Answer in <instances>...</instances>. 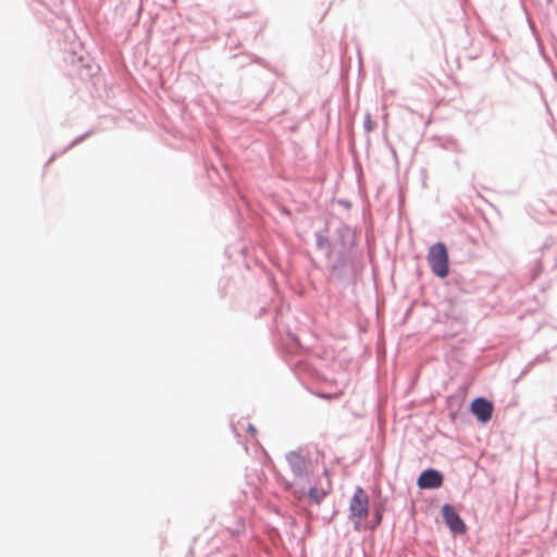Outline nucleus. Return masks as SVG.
I'll return each instance as SVG.
<instances>
[{
    "mask_svg": "<svg viewBox=\"0 0 557 557\" xmlns=\"http://www.w3.org/2000/svg\"><path fill=\"white\" fill-rule=\"evenodd\" d=\"M428 262L432 272L438 277H446L449 273V259L446 246L443 243L432 245L428 252Z\"/></svg>",
    "mask_w": 557,
    "mask_h": 557,
    "instance_id": "nucleus-1",
    "label": "nucleus"
},
{
    "mask_svg": "<svg viewBox=\"0 0 557 557\" xmlns=\"http://www.w3.org/2000/svg\"><path fill=\"white\" fill-rule=\"evenodd\" d=\"M349 518L354 520L355 528L360 529L362 521L369 515V496L361 487H357L349 504Z\"/></svg>",
    "mask_w": 557,
    "mask_h": 557,
    "instance_id": "nucleus-2",
    "label": "nucleus"
},
{
    "mask_svg": "<svg viewBox=\"0 0 557 557\" xmlns=\"http://www.w3.org/2000/svg\"><path fill=\"white\" fill-rule=\"evenodd\" d=\"M332 491V481L325 471L323 478H320L317 485L310 487L308 496L314 504H320L322 499Z\"/></svg>",
    "mask_w": 557,
    "mask_h": 557,
    "instance_id": "nucleus-3",
    "label": "nucleus"
},
{
    "mask_svg": "<svg viewBox=\"0 0 557 557\" xmlns=\"http://www.w3.org/2000/svg\"><path fill=\"white\" fill-rule=\"evenodd\" d=\"M442 513L447 527L451 532L458 534H463L466 532V524L453 506L444 505L442 507Z\"/></svg>",
    "mask_w": 557,
    "mask_h": 557,
    "instance_id": "nucleus-4",
    "label": "nucleus"
},
{
    "mask_svg": "<svg viewBox=\"0 0 557 557\" xmlns=\"http://www.w3.org/2000/svg\"><path fill=\"white\" fill-rule=\"evenodd\" d=\"M471 412L480 422L486 423L492 418L493 405L484 398H476L471 404Z\"/></svg>",
    "mask_w": 557,
    "mask_h": 557,
    "instance_id": "nucleus-5",
    "label": "nucleus"
},
{
    "mask_svg": "<svg viewBox=\"0 0 557 557\" xmlns=\"http://www.w3.org/2000/svg\"><path fill=\"white\" fill-rule=\"evenodd\" d=\"M417 484L420 488H438L443 484V475L437 470L429 469L420 474Z\"/></svg>",
    "mask_w": 557,
    "mask_h": 557,
    "instance_id": "nucleus-6",
    "label": "nucleus"
},
{
    "mask_svg": "<svg viewBox=\"0 0 557 557\" xmlns=\"http://www.w3.org/2000/svg\"><path fill=\"white\" fill-rule=\"evenodd\" d=\"M287 460L293 469V472L297 476H301L306 470V461L305 459L297 453H290L287 456Z\"/></svg>",
    "mask_w": 557,
    "mask_h": 557,
    "instance_id": "nucleus-7",
    "label": "nucleus"
}]
</instances>
